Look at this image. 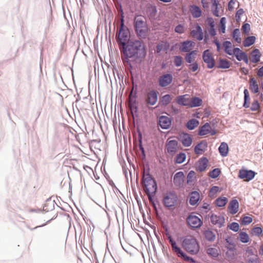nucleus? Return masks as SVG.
I'll list each match as a JSON object with an SVG mask.
<instances>
[{"mask_svg":"<svg viewBox=\"0 0 263 263\" xmlns=\"http://www.w3.org/2000/svg\"><path fill=\"white\" fill-rule=\"evenodd\" d=\"M122 49L123 57L122 58L123 62H128L129 58L138 57V54L142 51L143 47L139 41H128L127 45H123Z\"/></svg>","mask_w":263,"mask_h":263,"instance_id":"obj_1","label":"nucleus"},{"mask_svg":"<svg viewBox=\"0 0 263 263\" xmlns=\"http://www.w3.org/2000/svg\"><path fill=\"white\" fill-rule=\"evenodd\" d=\"M182 246L187 252L193 255L198 253L199 250V246L196 239L192 236L185 238Z\"/></svg>","mask_w":263,"mask_h":263,"instance_id":"obj_2","label":"nucleus"},{"mask_svg":"<svg viewBox=\"0 0 263 263\" xmlns=\"http://www.w3.org/2000/svg\"><path fill=\"white\" fill-rule=\"evenodd\" d=\"M143 183L146 192L155 193L157 190V184L149 174L143 175Z\"/></svg>","mask_w":263,"mask_h":263,"instance_id":"obj_3","label":"nucleus"},{"mask_svg":"<svg viewBox=\"0 0 263 263\" xmlns=\"http://www.w3.org/2000/svg\"><path fill=\"white\" fill-rule=\"evenodd\" d=\"M134 26L138 35L142 38L146 37L148 31L146 23L141 20L136 18Z\"/></svg>","mask_w":263,"mask_h":263,"instance_id":"obj_4","label":"nucleus"},{"mask_svg":"<svg viewBox=\"0 0 263 263\" xmlns=\"http://www.w3.org/2000/svg\"><path fill=\"white\" fill-rule=\"evenodd\" d=\"M118 39L122 46L125 45L126 42L129 40V31L127 28L124 26L123 17L121 18V27Z\"/></svg>","mask_w":263,"mask_h":263,"instance_id":"obj_5","label":"nucleus"},{"mask_svg":"<svg viewBox=\"0 0 263 263\" xmlns=\"http://www.w3.org/2000/svg\"><path fill=\"white\" fill-rule=\"evenodd\" d=\"M170 243L171 245L173 251L176 253L179 257H182L185 260L187 261L190 262H194V259L188 256H187L181 250L180 248L178 247L176 242L173 240V239L169 240Z\"/></svg>","mask_w":263,"mask_h":263,"instance_id":"obj_6","label":"nucleus"},{"mask_svg":"<svg viewBox=\"0 0 263 263\" xmlns=\"http://www.w3.org/2000/svg\"><path fill=\"white\" fill-rule=\"evenodd\" d=\"M255 174V172L252 170L241 169L239 171L238 177L244 181H250L254 178Z\"/></svg>","mask_w":263,"mask_h":263,"instance_id":"obj_7","label":"nucleus"},{"mask_svg":"<svg viewBox=\"0 0 263 263\" xmlns=\"http://www.w3.org/2000/svg\"><path fill=\"white\" fill-rule=\"evenodd\" d=\"M177 200V195L174 193H169L164 197L163 203L165 206L171 208L175 205Z\"/></svg>","mask_w":263,"mask_h":263,"instance_id":"obj_8","label":"nucleus"},{"mask_svg":"<svg viewBox=\"0 0 263 263\" xmlns=\"http://www.w3.org/2000/svg\"><path fill=\"white\" fill-rule=\"evenodd\" d=\"M186 221L187 224L193 228H200L202 224L201 220L198 216L194 215H189Z\"/></svg>","mask_w":263,"mask_h":263,"instance_id":"obj_9","label":"nucleus"},{"mask_svg":"<svg viewBox=\"0 0 263 263\" xmlns=\"http://www.w3.org/2000/svg\"><path fill=\"white\" fill-rule=\"evenodd\" d=\"M202 58L208 68L211 69L214 67L215 61L209 50L207 49L203 52Z\"/></svg>","mask_w":263,"mask_h":263,"instance_id":"obj_10","label":"nucleus"},{"mask_svg":"<svg viewBox=\"0 0 263 263\" xmlns=\"http://www.w3.org/2000/svg\"><path fill=\"white\" fill-rule=\"evenodd\" d=\"M217 131L215 128H212L209 123H205L199 129L198 134L200 136H204L210 134L211 135H215Z\"/></svg>","mask_w":263,"mask_h":263,"instance_id":"obj_11","label":"nucleus"},{"mask_svg":"<svg viewBox=\"0 0 263 263\" xmlns=\"http://www.w3.org/2000/svg\"><path fill=\"white\" fill-rule=\"evenodd\" d=\"M211 221L213 224L221 228L225 223V219L221 215L212 214L211 216Z\"/></svg>","mask_w":263,"mask_h":263,"instance_id":"obj_12","label":"nucleus"},{"mask_svg":"<svg viewBox=\"0 0 263 263\" xmlns=\"http://www.w3.org/2000/svg\"><path fill=\"white\" fill-rule=\"evenodd\" d=\"M195 29L191 30V35L198 41L202 40L203 39V33L201 27L198 24H195Z\"/></svg>","mask_w":263,"mask_h":263,"instance_id":"obj_13","label":"nucleus"},{"mask_svg":"<svg viewBox=\"0 0 263 263\" xmlns=\"http://www.w3.org/2000/svg\"><path fill=\"white\" fill-rule=\"evenodd\" d=\"M166 148L169 154L174 155L179 149L178 142L175 140L169 141L166 144Z\"/></svg>","mask_w":263,"mask_h":263,"instance_id":"obj_14","label":"nucleus"},{"mask_svg":"<svg viewBox=\"0 0 263 263\" xmlns=\"http://www.w3.org/2000/svg\"><path fill=\"white\" fill-rule=\"evenodd\" d=\"M173 80L172 74L167 73L162 75L159 78V85L161 87H165L170 84Z\"/></svg>","mask_w":263,"mask_h":263,"instance_id":"obj_15","label":"nucleus"},{"mask_svg":"<svg viewBox=\"0 0 263 263\" xmlns=\"http://www.w3.org/2000/svg\"><path fill=\"white\" fill-rule=\"evenodd\" d=\"M179 139L183 145L185 147H189L191 145L193 139L191 136L186 133H182L179 135Z\"/></svg>","mask_w":263,"mask_h":263,"instance_id":"obj_16","label":"nucleus"},{"mask_svg":"<svg viewBox=\"0 0 263 263\" xmlns=\"http://www.w3.org/2000/svg\"><path fill=\"white\" fill-rule=\"evenodd\" d=\"M158 100V92L154 90L150 91L147 95L146 102L148 104L154 105Z\"/></svg>","mask_w":263,"mask_h":263,"instance_id":"obj_17","label":"nucleus"},{"mask_svg":"<svg viewBox=\"0 0 263 263\" xmlns=\"http://www.w3.org/2000/svg\"><path fill=\"white\" fill-rule=\"evenodd\" d=\"M185 176L182 172H177L174 177L173 182L177 186H181L184 182Z\"/></svg>","mask_w":263,"mask_h":263,"instance_id":"obj_18","label":"nucleus"},{"mask_svg":"<svg viewBox=\"0 0 263 263\" xmlns=\"http://www.w3.org/2000/svg\"><path fill=\"white\" fill-rule=\"evenodd\" d=\"M159 124L162 128L168 129L171 125V120L168 117L162 116L159 118Z\"/></svg>","mask_w":263,"mask_h":263,"instance_id":"obj_19","label":"nucleus"},{"mask_svg":"<svg viewBox=\"0 0 263 263\" xmlns=\"http://www.w3.org/2000/svg\"><path fill=\"white\" fill-rule=\"evenodd\" d=\"M190 97L189 95H184L177 97L176 102L178 104L189 107Z\"/></svg>","mask_w":263,"mask_h":263,"instance_id":"obj_20","label":"nucleus"},{"mask_svg":"<svg viewBox=\"0 0 263 263\" xmlns=\"http://www.w3.org/2000/svg\"><path fill=\"white\" fill-rule=\"evenodd\" d=\"M207 146L206 142L202 141L195 146V153L197 155H201L205 151Z\"/></svg>","mask_w":263,"mask_h":263,"instance_id":"obj_21","label":"nucleus"},{"mask_svg":"<svg viewBox=\"0 0 263 263\" xmlns=\"http://www.w3.org/2000/svg\"><path fill=\"white\" fill-rule=\"evenodd\" d=\"M194 44V42L191 41L183 42L181 44L180 50L182 52H189L192 49Z\"/></svg>","mask_w":263,"mask_h":263,"instance_id":"obj_22","label":"nucleus"},{"mask_svg":"<svg viewBox=\"0 0 263 263\" xmlns=\"http://www.w3.org/2000/svg\"><path fill=\"white\" fill-rule=\"evenodd\" d=\"M239 203L236 199L232 200L229 203V210L231 214H236L238 210Z\"/></svg>","mask_w":263,"mask_h":263,"instance_id":"obj_23","label":"nucleus"},{"mask_svg":"<svg viewBox=\"0 0 263 263\" xmlns=\"http://www.w3.org/2000/svg\"><path fill=\"white\" fill-rule=\"evenodd\" d=\"M260 53L258 49H255L251 53V61L253 63L258 62L260 58Z\"/></svg>","mask_w":263,"mask_h":263,"instance_id":"obj_24","label":"nucleus"},{"mask_svg":"<svg viewBox=\"0 0 263 263\" xmlns=\"http://www.w3.org/2000/svg\"><path fill=\"white\" fill-rule=\"evenodd\" d=\"M250 86L249 89L252 92L254 93H257L258 92V85L254 78H252L250 79Z\"/></svg>","mask_w":263,"mask_h":263,"instance_id":"obj_25","label":"nucleus"},{"mask_svg":"<svg viewBox=\"0 0 263 263\" xmlns=\"http://www.w3.org/2000/svg\"><path fill=\"white\" fill-rule=\"evenodd\" d=\"M219 153L222 157H226L228 155L229 152V147L227 143L222 142L218 148Z\"/></svg>","mask_w":263,"mask_h":263,"instance_id":"obj_26","label":"nucleus"},{"mask_svg":"<svg viewBox=\"0 0 263 263\" xmlns=\"http://www.w3.org/2000/svg\"><path fill=\"white\" fill-rule=\"evenodd\" d=\"M223 46L224 48L225 52L230 55H233L234 52V48H232V44L230 41H225L223 43Z\"/></svg>","mask_w":263,"mask_h":263,"instance_id":"obj_27","label":"nucleus"},{"mask_svg":"<svg viewBox=\"0 0 263 263\" xmlns=\"http://www.w3.org/2000/svg\"><path fill=\"white\" fill-rule=\"evenodd\" d=\"M199 199V194L197 192H193L190 195V203L192 205H195Z\"/></svg>","mask_w":263,"mask_h":263,"instance_id":"obj_28","label":"nucleus"},{"mask_svg":"<svg viewBox=\"0 0 263 263\" xmlns=\"http://www.w3.org/2000/svg\"><path fill=\"white\" fill-rule=\"evenodd\" d=\"M202 104V100L198 97L190 98V107H195L200 106Z\"/></svg>","mask_w":263,"mask_h":263,"instance_id":"obj_29","label":"nucleus"},{"mask_svg":"<svg viewBox=\"0 0 263 263\" xmlns=\"http://www.w3.org/2000/svg\"><path fill=\"white\" fill-rule=\"evenodd\" d=\"M191 13L195 18L199 17L201 15V11L200 9L196 6H192L190 9Z\"/></svg>","mask_w":263,"mask_h":263,"instance_id":"obj_30","label":"nucleus"},{"mask_svg":"<svg viewBox=\"0 0 263 263\" xmlns=\"http://www.w3.org/2000/svg\"><path fill=\"white\" fill-rule=\"evenodd\" d=\"M235 55L236 58L238 61H242L243 57L247 55V54L242 51L239 48H234V52L233 53Z\"/></svg>","mask_w":263,"mask_h":263,"instance_id":"obj_31","label":"nucleus"},{"mask_svg":"<svg viewBox=\"0 0 263 263\" xmlns=\"http://www.w3.org/2000/svg\"><path fill=\"white\" fill-rule=\"evenodd\" d=\"M208 162V160L207 159V158H201L199 162V164H198V170L200 171V172L204 171L207 167Z\"/></svg>","mask_w":263,"mask_h":263,"instance_id":"obj_32","label":"nucleus"},{"mask_svg":"<svg viewBox=\"0 0 263 263\" xmlns=\"http://www.w3.org/2000/svg\"><path fill=\"white\" fill-rule=\"evenodd\" d=\"M199 124V121L195 119H192L190 120L186 123V127L190 130H193L197 127Z\"/></svg>","mask_w":263,"mask_h":263,"instance_id":"obj_33","label":"nucleus"},{"mask_svg":"<svg viewBox=\"0 0 263 263\" xmlns=\"http://www.w3.org/2000/svg\"><path fill=\"white\" fill-rule=\"evenodd\" d=\"M197 51L196 50H193L187 53L185 57V60L189 63H191L196 58Z\"/></svg>","mask_w":263,"mask_h":263,"instance_id":"obj_34","label":"nucleus"},{"mask_svg":"<svg viewBox=\"0 0 263 263\" xmlns=\"http://www.w3.org/2000/svg\"><path fill=\"white\" fill-rule=\"evenodd\" d=\"M256 38L254 36L247 37L243 41V46L245 47H249L253 45L255 42Z\"/></svg>","mask_w":263,"mask_h":263,"instance_id":"obj_35","label":"nucleus"},{"mask_svg":"<svg viewBox=\"0 0 263 263\" xmlns=\"http://www.w3.org/2000/svg\"><path fill=\"white\" fill-rule=\"evenodd\" d=\"M244 103L243 107L245 108H248L249 107V101H250V96L249 93L247 89H245L244 90Z\"/></svg>","mask_w":263,"mask_h":263,"instance_id":"obj_36","label":"nucleus"},{"mask_svg":"<svg viewBox=\"0 0 263 263\" xmlns=\"http://www.w3.org/2000/svg\"><path fill=\"white\" fill-rule=\"evenodd\" d=\"M230 63L225 59H220L217 68H229L230 67Z\"/></svg>","mask_w":263,"mask_h":263,"instance_id":"obj_37","label":"nucleus"},{"mask_svg":"<svg viewBox=\"0 0 263 263\" xmlns=\"http://www.w3.org/2000/svg\"><path fill=\"white\" fill-rule=\"evenodd\" d=\"M240 32L238 29H235L232 33V36L235 41L238 43H240L241 39L240 37Z\"/></svg>","mask_w":263,"mask_h":263,"instance_id":"obj_38","label":"nucleus"},{"mask_svg":"<svg viewBox=\"0 0 263 263\" xmlns=\"http://www.w3.org/2000/svg\"><path fill=\"white\" fill-rule=\"evenodd\" d=\"M204 236L205 238L210 241H213L215 238V235L211 230H206L204 232Z\"/></svg>","mask_w":263,"mask_h":263,"instance_id":"obj_39","label":"nucleus"},{"mask_svg":"<svg viewBox=\"0 0 263 263\" xmlns=\"http://www.w3.org/2000/svg\"><path fill=\"white\" fill-rule=\"evenodd\" d=\"M228 202V199L226 197H220L216 199V205L219 207L224 206Z\"/></svg>","mask_w":263,"mask_h":263,"instance_id":"obj_40","label":"nucleus"},{"mask_svg":"<svg viewBox=\"0 0 263 263\" xmlns=\"http://www.w3.org/2000/svg\"><path fill=\"white\" fill-rule=\"evenodd\" d=\"M207 253L213 257H216L219 255L218 250L216 248H210L207 249Z\"/></svg>","mask_w":263,"mask_h":263,"instance_id":"obj_41","label":"nucleus"},{"mask_svg":"<svg viewBox=\"0 0 263 263\" xmlns=\"http://www.w3.org/2000/svg\"><path fill=\"white\" fill-rule=\"evenodd\" d=\"M169 47V45L167 43L159 44L157 46V52H160L162 51L166 50Z\"/></svg>","mask_w":263,"mask_h":263,"instance_id":"obj_42","label":"nucleus"},{"mask_svg":"<svg viewBox=\"0 0 263 263\" xmlns=\"http://www.w3.org/2000/svg\"><path fill=\"white\" fill-rule=\"evenodd\" d=\"M239 239L242 243H247L249 241V236L247 233L241 232L239 233Z\"/></svg>","mask_w":263,"mask_h":263,"instance_id":"obj_43","label":"nucleus"},{"mask_svg":"<svg viewBox=\"0 0 263 263\" xmlns=\"http://www.w3.org/2000/svg\"><path fill=\"white\" fill-rule=\"evenodd\" d=\"M186 159V155L184 153H181L177 155L176 157V162L181 164L183 163Z\"/></svg>","mask_w":263,"mask_h":263,"instance_id":"obj_44","label":"nucleus"},{"mask_svg":"<svg viewBox=\"0 0 263 263\" xmlns=\"http://www.w3.org/2000/svg\"><path fill=\"white\" fill-rule=\"evenodd\" d=\"M171 100L172 98L170 95H165L162 97L161 102L163 105H166L170 103Z\"/></svg>","mask_w":263,"mask_h":263,"instance_id":"obj_45","label":"nucleus"},{"mask_svg":"<svg viewBox=\"0 0 263 263\" xmlns=\"http://www.w3.org/2000/svg\"><path fill=\"white\" fill-rule=\"evenodd\" d=\"M213 2L212 6V9L213 11V14L216 16H218V11L217 10L218 8V3L217 0H213Z\"/></svg>","mask_w":263,"mask_h":263,"instance_id":"obj_46","label":"nucleus"},{"mask_svg":"<svg viewBox=\"0 0 263 263\" xmlns=\"http://www.w3.org/2000/svg\"><path fill=\"white\" fill-rule=\"evenodd\" d=\"M220 171L219 168L214 169L210 174V176L212 178H217L220 174Z\"/></svg>","mask_w":263,"mask_h":263,"instance_id":"obj_47","label":"nucleus"},{"mask_svg":"<svg viewBox=\"0 0 263 263\" xmlns=\"http://www.w3.org/2000/svg\"><path fill=\"white\" fill-rule=\"evenodd\" d=\"M226 19L225 17H223L220 19V29L221 32L224 33L226 31Z\"/></svg>","mask_w":263,"mask_h":263,"instance_id":"obj_48","label":"nucleus"},{"mask_svg":"<svg viewBox=\"0 0 263 263\" xmlns=\"http://www.w3.org/2000/svg\"><path fill=\"white\" fill-rule=\"evenodd\" d=\"M229 227L230 229L235 232L238 231L239 229V224L237 222H234L231 223Z\"/></svg>","mask_w":263,"mask_h":263,"instance_id":"obj_49","label":"nucleus"},{"mask_svg":"<svg viewBox=\"0 0 263 263\" xmlns=\"http://www.w3.org/2000/svg\"><path fill=\"white\" fill-rule=\"evenodd\" d=\"M182 59L180 56H176L174 58V64L176 66L179 67L181 65Z\"/></svg>","mask_w":263,"mask_h":263,"instance_id":"obj_50","label":"nucleus"},{"mask_svg":"<svg viewBox=\"0 0 263 263\" xmlns=\"http://www.w3.org/2000/svg\"><path fill=\"white\" fill-rule=\"evenodd\" d=\"M220 191L219 187L216 186H213L210 191V196H214L216 194Z\"/></svg>","mask_w":263,"mask_h":263,"instance_id":"obj_51","label":"nucleus"},{"mask_svg":"<svg viewBox=\"0 0 263 263\" xmlns=\"http://www.w3.org/2000/svg\"><path fill=\"white\" fill-rule=\"evenodd\" d=\"M259 107V104L258 101L255 100L253 102L251 105V109L252 111H257Z\"/></svg>","mask_w":263,"mask_h":263,"instance_id":"obj_52","label":"nucleus"},{"mask_svg":"<svg viewBox=\"0 0 263 263\" xmlns=\"http://www.w3.org/2000/svg\"><path fill=\"white\" fill-rule=\"evenodd\" d=\"M252 221V218L249 216H245L243 218L242 220V224L243 225H248L251 223Z\"/></svg>","mask_w":263,"mask_h":263,"instance_id":"obj_53","label":"nucleus"},{"mask_svg":"<svg viewBox=\"0 0 263 263\" xmlns=\"http://www.w3.org/2000/svg\"><path fill=\"white\" fill-rule=\"evenodd\" d=\"M175 31L178 33L182 34L184 32V27L182 25L179 24L175 27Z\"/></svg>","mask_w":263,"mask_h":263,"instance_id":"obj_54","label":"nucleus"},{"mask_svg":"<svg viewBox=\"0 0 263 263\" xmlns=\"http://www.w3.org/2000/svg\"><path fill=\"white\" fill-rule=\"evenodd\" d=\"M242 30L245 33L248 34L250 30V25L248 23L245 24L242 26Z\"/></svg>","mask_w":263,"mask_h":263,"instance_id":"obj_55","label":"nucleus"},{"mask_svg":"<svg viewBox=\"0 0 263 263\" xmlns=\"http://www.w3.org/2000/svg\"><path fill=\"white\" fill-rule=\"evenodd\" d=\"M189 68L193 72L196 71L198 68V65L197 63H194L189 65Z\"/></svg>","mask_w":263,"mask_h":263,"instance_id":"obj_56","label":"nucleus"},{"mask_svg":"<svg viewBox=\"0 0 263 263\" xmlns=\"http://www.w3.org/2000/svg\"><path fill=\"white\" fill-rule=\"evenodd\" d=\"M253 233L256 235H259L262 233V229L260 227L254 228L253 230Z\"/></svg>","mask_w":263,"mask_h":263,"instance_id":"obj_57","label":"nucleus"},{"mask_svg":"<svg viewBox=\"0 0 263 263\" xmlns=\"http://www.w3.org/2000/svg\"><path fill=\"white\" fill-rule=\"evenodd\" d=\"M236 3V0H230L228 4V8L229 10H232L234 9V6Z\"/></svg>","mask_w":263,"mask_h":263,"instance_id":"obj_58","label":"nucleus"},{"mask_svg":"<svg viewBox=\"0 0 263 263\" xmlns=\"http://www.w3.org/2000/svg\"><path fill=\"white\" fill-rule=\"evenodd\" d=\"M208 23L210 26V28H214L215 27V22L214 20L211 17H209L207 18Z\"/></svg>","mask_w":263,"mask_h":263,"instance_id":"obj_59","label":"nucleus"},{"mask_svg":"<svg viewBox=\"0 0 263 263\" xmlns=\"http://www.w3.org/2000/svg\"><path fill=\"white\" fill-rule=\"evenodd\" d=\"M258 258L257 256H255L253 258H251L249 259L248 262L249 263H258Z\"/></svg>","mask_w":263,"mask_h":263,"instance_id":"obj_60","label":"nucleus"},{"mask_svg":"<svg viewBox=\"0 0 263 263\" xmlns=\"http://www.w3.org/2000/svg\"><path fill=\"white\" fill-rule=\"evenodd\" d=\"M213 43L216 45L217 46V50L218 51H220V44L219 41L217 40V39H215L213 41Z\"/></svg>","mask_w":263,"mask_h":263,"instance_id":"obj_61","label":"nucleus"},{"mask_svg":"<svg viewBox=\"0 0 263 263\" xmlns=\"http://www.w3.org/2000/svg\"><path fill=\"white\" fill-rule=\"evenodd\" d=\"M243 13H244V11H243V9H239V10L237 11V12H236V16L237 17H238V18H240V16H241V15H242Z\"/></svg>","mask_w":263,"mask_h":263,"instance_id":"obj_62","label":"nucleus"},{"mask_svg":"<svg viewBox=\"0 0 263 263\" xmlns=\"http://www.w3.org/2000/svg\"><path fill=\"white\" fill-rule=\"evenodd\" d=\"M209 33L211 36H215L216 34V31L214 28H210Z\"/></svg>","mask_w":263,"mask_h":263,"instance_id":"obj_63","label":"nucleus"},{"mask_svg":"<svg viewBox=\"0 0 263 263\" xmlns=\"http://www.w3.org/2000/svg\"><path fill=\"white\" fill-rule=\"evenodd\" d=\"M257 75L259 77H263V66L259 69L257 72Z\"/></svg>","mask_w":263,"mask_h":263,"instance_id":"obj_64","label":"nucleus"}]
</instances>
